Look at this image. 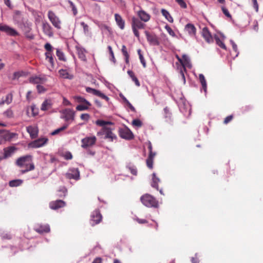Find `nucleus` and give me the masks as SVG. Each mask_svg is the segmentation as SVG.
Returning a JSON list of instances; mask_svg holds the SVG:
<instances>
[{"instance_id":"obj_1","label":"nucleus","mask_w":263,"mask_h":263,"mask_svg":"<svg viewBox=\"0 0 263 263\" xmlns=\"http://www.w3.org/2000/svg\"><path fill=\"white\" fill-rule=\"evenodd\" d=\"M96 124L102 127L101 130L97 133L98 136L105 135L104 138L109 139L110 141H113L117 139L116 135L112 132V129L106 126L107 125L112 124L111 122L98 120L96 121Z\"/></svg>"},{"instance_id":"obj_2","label":"nucleus","mask_w":263,"mask_h":263,"mask_svg":"<svg viewBox=\"0 0 263 263\" xmlns=\"http://www.w3.org/2000/svg\"><path fill=\"white\" fill-rule=\"evenodd\" d=\"M15 164L19 167L24 168L21 171L22 174L34 169V165L32 162V156L30 155L19 157L16 160Z\"/></svg>"},{"instance_id":"obj_3","label":"nucleus","mask_w":263,"mask_h":263,"mask_svg":"<svg viewBox=\"0 0 263 263\" xmlns=\"http://www.w3.org/2000/svg\"><path fill=\"white\" fill-rule=\"evenodd\" d=\"M141 202L146 206L156 208L158 206V201L152 195L145 194L140 198Z\"/></svg>"},{"instance_id":"obj_4","label":"nucleus","mask_w":263,"mask_h":263,"mask_svg":"<svg viewBox=\"0 0 263 263\" xmlns=\"http://www.w3.org/2000/svg\"><path fill=\"white\" fill-rule=\"evenodd\" d=\"M131 25L134 35L139 38L138 29L144 28L145 25L143 23L139 18L135 17L132 18Z\"/></svg>"},{"instance_id":"obj_5","label":"nucleus","mask_w":263,"mask_h":263,"mask_svg":"<svg viewBox=\"0 0 263 263\" xmlns=\"http://www.w3.org/2000/svg\"><path fill=\"white\" fill-rule=\"evenodd\" d=\"M48 17L54 27L59 29L61 28V22L60 18L51 10L48 12Z\"/></svg>"},{"instance_id":"obj_6","label":"nucleus","mask_w":263,"mask_h":263,"mask_svg":"<svg viewBox=\"0 0 263 263\" xmlns=\"http://www.w3.org/2000/svg\"><path fill=\"white\" fill-rule=\"evenodd\" d=\"M97 141L95 136L86 137L81 140V147L83 148H87L94 145Z\"/></svg>"},{"instance_id":"obj_7","label":"nucleus","mask_w":263,"mask_h":263,"mask_svg":"<svg viewBox=\"0 0 263 263\" xmlns=\"http://www.w3.org/2000/svg\"><path fill=\"white\" fill-rule=\"evenodd\" d=\"M102 215L98 210H95L90 216V223L91 226H95L99 223L102 220Z\"/></svg>"},{"instance_id":"obj_8","label":"nucleus","mask_w":263,"mask_h":263,"mask_svg":"<svg viewBox=\"0 0 263 263\" xmlns=\"http://www.w3.org/2000/svg\"><path fill=\"white\" fill-rule=\"evenodd\" d=\"M145 34L147 41L151 45L158 46L160 44L158 38L156 34L151 33L147 31H145Z\"/></svg>"},{"instance_id":"obj_9","label":"nucleus","mask_w":263,"mask_h":263,"mask_svg":"<svg viewBox=\"0 0 263 263\" xmlns=\"http://www.w3.org/2000/svg\"><path fill=\"white\" fill-rule=\"evenodd\" d=\"M0 31L5 32L7 34L11 36H16L18 34V32L13 28L2 24H0Z\"/></svg>"},{"instance_id":"obj_10","label":"nucleus","mask_w":263,"mask_h":263,"mask_svg":"<svg viewBox=\"0 0 263 263\" xmlns=\"http://www.w3.org/2000/svg\"><path fill=\"white\" fill-rule=\"evenodd\" d=\"M120 136L121 138L127 140H130L134 138L133 133L127 127L121 129L120 130Z\"/></svg>"},{"instance_id":"obj_11","label":"nucleus","mask_w":263,"mask_h":263,"mask_svg":"<svg viewBox=\"0 0 263 263\" xmlns=\"http://www.w3.org/2000/svg\"><path fill=\"white\" fill-rule=\"evenodd\" d=\"M63 116L62 118L65 119L66 121L69 120H73L74 119L75 113L73 110L67 108L62 111Z\"/></svg>"},{"instance_id":"obj_12","label":"nucleus","mask_w":263,"mask_h":263,"mask_svg":"<svg viewBox=\"0 0 263 263\" xmlns=\"http://www.w3.org/2000/svg\"><path fill=\"white\" fill-rule=\"evenodd\" d=\"M66 177L68 179H74L78 180L80 178V172L78 168H72L66 174Z\"/></svg>"},{"instance_id":"obj_13","label":"nucleus","mask_w":263,"mask_h":263,"mask_svg":"<svg viewBox=\"0 0 263 263\" xmlns=\"http://www.w3.org/2000/svg\"><path fill=\"white\" fill-rule=\"evenodd\" d=\"M66 205V203L62 200H57L50 202L49 206L52 210H57Z\"/></svg>"},{"instance_id":"obj_14","label":"nucleus","mask_w":263,"mask_h":263,"mask_svg":"<svg viewBox=\"0 0 263 263\" xmlns=\"http://www.w3.org/2000/svg\"><path fill=\"white\" fill-rule=\"evenodd\" d=\"M42 29L44 33L49 37L53 36L52 28L50 24L47 22H43L42 23Z\"/></svg>"},{"instance_id":"obj_15","label":"nucleus","mask_w":263,"mask_h":263,"mask_svg":"<svg viewBox=\"0 0 263 263\" xmlns=\"http://www.w3.org/2000/svg\"><path fill=\"white\" fill-rule=\"evenodd\" d=\"M202 36L208 43L213 42V37L207 27L202 29Z\"/></svg>"},{"instance_id":"obj_16","label":"nucleus","mask_w":263,"mask_h":263,"mask_svg":"<svg viewBox=\"0 0 263 263\" xmlns=\"http://www.w3.org/2000/svg\"><path fill=\"white\" fill-rule=\"evenodd\" d=\"M47 141V138H40L33 142L31 145L33 148H37L43 146Z\"/></svg>"},{"instance_id":"obj_17","label":"nucleus","mask_w":263,"mask_h":263,"mask_svg":"<svg viewBox=\"0 0 263 263\" xmlns=\"http://www.w3.org/2000/svg\"><path fill=\"white\" fill-rule=\"evenodd\" d=\"M115 21L119 27L123 30L125 28V21L123 20L121 16L117 13L115 14Z\"/></svg>"},{"instance_id":"obj_18","label":"nucleus","mask_w":263,"mask_h":263,"mask_svg":"<svg viewBox=\"0 0 263 263\" xmlns=\"http://www.w3.org/2000/svg\"><path fill=\"white\" fill-rule=\"evenodd\" d=\"M16 148L14 146H10L4 148V158L11 157L16 151Z\"/></svg>"},{"instance_id":"obj_19","label":"nucleus","mask_w":263,"mask_h":263,"mask_svg":"<svg viewBox=\"0 0 263 263\" xmlns=\"http://www.w3.org/2000/svg\"><path fill=\"white\" fill-rule=\"evenodd\" d=\"M138 15L141 21L144 22H148L150 19V15L143 10H140L138 12Z\"/></svg>"},{"instance_id":"obj_20","label":"nucleus","mask_w":263,"mask_h":263,"mask_svg":"<svg viewBox=\"0 0 263 263\" xmlns=\"http://www.w3.org/2000/svg\"><path fill=\"white\" fill-rule=\"evenodd\" d=\"M46 81V79L44 77H32L30 79V82L34 83V84H43L45 83Z\"/></svg>"},{"instance_id":"obj_21","label":"nucleus","mask_w":263,"mask_h":263,"mask_svg":"<svg viewBox=\"0 0 263 263\" xmlns=\"http://www.w3.org/2000/svg\"><path fill=\"white\" fill-rule=\"evenodd\" d=\"M185 29L186 31L188 32V33L191 36H195L196 34V28L194 25L192 24H187L186 25L185 27Z\"/></svg>"},{"instance_id":"obj_22","label":"nucleus","mask_w":263,"mask_h":263,"mask_svg":"<svg viewBox=\"0 0 263 263\" xmlns=\"http://www.w3.org/2000/svg\"><path fill=\"white\" fill-rule=\"evenodd\" d=\"M156 155V153L154 152H151L149 154L148 157L147 159H146V165L147 166L152 169L153 168V160L154 158L155 157Z\"/></svg>"},{"instance_id":"obj_23","label":"nucleus","mask_w":263,"mask_h":263,"mask_svg":"<svg viewBox=\"0 0 263 263\" xmlns=\"http://www.w3.org/2000/svg\"><path fill=\"white\" fill-rule=\"evenodd\" d=\"M60 77L64 79H72L73 76L70 74L67 70L66 69H60L59 71Z\"/></svg>"},{"instance_id":"obj_24","label":"nucleus","mask_w":263,"mask_h":263,"mask_svg":"<svg viewBox=\"0 0 263 263\" xmlns=\"http://www.w3.org/2000/svg\"><path fill=\"white\" fill-rule=\"evenodd\" d=\"M27 130L32 138H35L37 135V130L35 127L31 126H28L27 128Z\"/></svg>"},{"instance_id":"obj_25","label":"nucleus","mask_w":263,"mask_h":263,"mask_svg":"<svg viewBox=\"0 0 263 263\" xmlns=\"http://www.w3.org/2000/svg\"><path fill=\"white\" fill-rule=\"evenodd\" d=\"M35 231L39 233H47L50 231V228L48 225L40 226L36 228Z\"/></svg>"},{"instance_id":"obj_26","label":"nucleus","mask_w":263,"mask_h":263,"mask_svg":"<svg viewBox=\"0 0 263 263\" xmlns=\"http://www.w3.org/2000/svg\"><path fill=\"white\" fill-rule=\"evenodd\" d=\"M12 101V95L11 93L7 94L5 99H3L0 102V105H2L4 104H9Z\"/></svg>"},{"instance_id":"obj_27","label":"nucleus","mask_w":263,"mask_h":263,"mask_svg":"<svg viewBox=\"0 0 263 263\" xmlns=\"http://www.w3.org/2000/svg\"><path fill=\"white\" fill-rule=\"evenodd\" d=\"M153 181L151 184V185L153 187L156 189L158 190V183L160 182V179L156 177V174H153Z\"/></svg>"},{"instance_id":"obj_28","label":"nucleus","mask_w":263,"mask_h":263,"mask_svg":"<svg viewBox=\"0 0 263 263\" xmlns=\"http://www.w3.org/2000/svg\"><path fill=\"white\" fill-rule=\"evenodd\" d=\"M162 14L165 17V18L170 23L173 22V18L170 15V13L165 9H162L161 10Z\"/></svg>"},{"instance_id":"obj_29","label":"nucleus","mask_w":263,"mask_h":263,"mask_svg":"<svg viewBox=\"0 0 263 263\" xmlns=\"http://www.w3.org/2000/svg\"><path fill=\"white\" fill-rule=\"evenodd\" d=\"M45 55H46V60L49 62V63L51 65V67L53 68L54 66V61L53 57L52 56V53L50 54V52H46Z\"/></svg>"},{"instance_id":"obj_30","label":"nucleus","mask_w":263,"mask_h":263,"mask_svg":"<svg viewBox=\"0 0 263 263\" xmlns=\"http://www.w3.org/2000/svg\"><path fill=\"white\" fill-rule=\"evenodd\" d=\"M183 59V63L181 64L183 67L187 66L188 67L191 68L192 67L191 64L190 63V61L188 57L185 54L182 55Z\"/></svg>"},{"instance_id":"obj_31","label":"nucleus","mask_w":263,"mask_h":263,"mask_svg":"<svg viewBox=\"0 0 263 263\" xmlns=\"http://www.w3.org/2000/svg\"><path fill=\"white\" fill-rule=\"evenodd\" d=\"M121 50H122V52L123 55L125 57V60L126 63V64H128L129 63V54L128 53V52L127 51L126 47V46L124 45H122Z\"/></svg>"},{"instance_id":"obj_32","label":"nucleus","mask_w":263,"mask_h":263,"mask_svg":"<svg viewBox=\"0 0 263 263\" xmlns=\"http://www.w3.org/2000/svg\"><path fill=\"white\" fill-rule=\"evenodd\" d=\"M51 107V104L50 102L48 100H45L42 103L41 109V110L45 111L49 109Z\"/></svg>"},{"instance_id":"obj_33","label":"nucleus","mask_w":263,"mask_h":263,"mask_svg":"<svg viewBox=\"0 0 263 263\" xmlns=\"http://www.w3.org/2000/svg\"><path fill=\"white\" fill-rule=\"evenodd\" d=\"M199 79L200 80V82L202 85V88L204 89V91L206 92V80L205 79V78L202 74H200L199 76Z\"/></svg>"},{"instance_id":"obj_34","label":"nucleus","mask_w":263,"mask_h":263,"mask_svg":"<svg viewBox=\"0 0 263 263\" xmlns=\"http://www.w3.org/2000/svg\"><path fill=\"white\" fill-rule=\"evenodd\" d=\"M23 182L21 179L13 180L9 182V186L11 187H16L20 185Z\"/></svg>"},{"instance_id":"obj_35","label":"nucleus","mask_w":263,"mask_h":263,"mask_svg":"<svg viewBox=\"0 0 263 263\" xmlns=\"http://www.w3.org/2000/svg\"><path fill=\"white\" fill-rule=\"evenodd\" d=\"M128 74L130 76V77L132 79V80L135 83V84L137 86H140V82L136 77L135 76L134 72L132 71L128 70L127 71Z\"/></svg>"},{"instance_id":"obj_36","label":"nucleus","mask_w":263,"mask_h":263,"mask_svg":"<svg viewBox=\"0 0 263 263\" xmlns=\"http://www.w3.org/2000/svg\"><path fill=\"white\" fill-rule=\"evenodd\" d=\"M59 194L58 196L60 197H65L67 193V189L64 186H61L58 191Z\"/></svg>"},{"instance_id":"obj_37","label":"nucleus","mask_w":263,"mask_h":263,"mask_svg":"<svg viewBox=\"0 0 263 263\" xmlns=\"http://www.w3.org/2000/svg\"><path fill=\"white\" fill-rule=\"evenodd\" d=\"M91 106V105H87L85 103H84V104L83 103V104L78 105L76 107V109L77 110H79V111H83V110L88 109L89 108V106Z\"/></svg>"},{"instance_id":"obj_38","label":"nucleus","mask_w":263,"mask_h":263,"mask_svg":"<svg viewBox=\"0 0 263 263\" xmlns=\"http://www.w3.org/2000/svg\"><path fill=\"white\" fill-rule=\"evenodd\" d=\"M57 56L58 57V59L63 61H65L66 59L65 57V55L64 53L59 49H57L56 52Z\"/></svg>"},{"instance_id":"obj_39","label":"nucleus","mask_w":263,"mask_h":263,"mask_svg":"<svg viewBox=\"0 0 263 263\" xmlns=\"http://www.w3.org/2000/svg\"><path fill=\"white\" fill-rule=\"evenodd\" d=\"M75 99L78 103L81 104L85 103L87 105H91V104L88 101H87L85 99H84L83 97L80 96H76L75 97Z\"/></svg>"},{"instance_id":"obj_40","label":"nucleus","mask_w":263,"mask_h":263,"mask_svg":"<svg viewBox=\"0 0 263 263\" xmlns=\"http://www.w3.org/2000/svg\"><path fill=\"white\" fill-rule=\"evenodd\" d=\"M215 39L216 41V44L220 47L221 48L226 49V46L223 43L222 41L220 40V39L216 35L215 36Z\"/></svg>"},{"instance_id":"obj_41","label":"nucleus","mask_w":263,"mask_h":263,"mask_svg":"<svg viewBox=\"0 0 263 263\" xmlns=\"http://www.w3.org/2000/svg\"><path fill=\"white\" fill-rule=\"evenodd\" d=\"M67 127H68V125L65 124V125H63L62 127L59 128L54 130V131H53L51 133V135H55L59 134L60 132H61L64 130V129H65L66 128H67Z\"/></svg>"},{"instance_id":"obj_42","label":"nucleus","mask_w":263,"mask_h":263,"mask_svg":"<svg viewBox=\"0 0 263 263\" xmlns=\"http://www.w3.org/2000/svg\"><path fill=\"white\" fill-rule=\"evenodd\" d=\"M78 57L80 59H81L82 61H84L86 60L85 54L83 50H82V49L78 50Z\"/></svg>"},{"instance_id":"obj_43","label":"nucleus","mask_w":263,"mask_h":263,"mask_svg":"<svg viewBox=\"0 0 263 263\" xmlns=\"http://www.w3.org/2000/svg\"><path fill=\"white\" fill-rule=\"evenodd\" d=\"M127 168L130 171L131 174L136 176L137 175V170L135 166H127Z\"/></svg>"},{"instance_id":"obj_44","label":"nucleus","mask_w":263,"mask_h":263,"mask_svg":"<svg viewBox=\"0 0 263 263\" xmlns=\"http://www.w3.org/2000/svg\"><path fill=\"white\" fill-rule=\"evenodd\" d=\"M138 54L139 55V59H140L141 63H142L143 66L144 67H146V62H145V61L144 60V57H143V55L141 53L140 49H139L138 50Z\"/></svg>"},{"instance_id":"obj_45","label":"nucleus","mask_w":263,"mask_h":263,"mask_svg":"<svg viewBox=\"0 0 263 263\" xmlns=\"http://www.w3.org/2000/svg\"><path fill=\"white\" fill-rule=\"evenodd\" d=\"M132 125L134 126L140 127L142 126V123L139 119H135L132 121Z\"/></svg>"},{"instance_id":"obj_46","label":"nucleus","mask_w":263,"mask_h":263,"mask_svg":"<svg viewBox=\"0 0 263 263\" xmlns=\"http://www.w3.org/2000/svg\"><path fill=\"white\" fill-rule=\"evenodd\" d=\"M108 49L109 53H110V56H111L110 60H111L114 63H116V59H115V56H114V52H113V51L112 50L111 47L110 46H108Z\"/></svg>"},{"instance_id":"obj_47","label":"nucleus","mask_w":263,"mask_h":263,"mask_svg":"<svg viewBox=\"0 0 263 263\" xmlns=\"http://www.w3.org/2000/svg\"><path fill=\"white\" fill-rule=\"evenodd\" d=\"M4 115L6 117L10 118L13 117V113L12 110L9 109L4 112Z\"/></svg>"},{"instance_id":"obj_48","label":"nucleus","mask_w":263,"mask_h":263,"mask_svg":"<svg viewBox=\"0 0 263 263\" xmlns=\"http://www.w3.org/2000/svg\"><path fill=\"white\" fill-rule=\"evenodd\" d=\"M68 3L69 4L70 7L72 9L74 15H76L77 13V8L74 4L71 1H68Z\"/></svg>"},{"instance_id":"obj_49","label":"nucleus","mask_w":263,"mask_h":263,"mask_svg":"<svg viewBox=\"0 0 263 263\" xmlns=\"http://www.w3.org/2000/svg\"><path fill=\"white\" fill-rule=\"evenodd\" d=\"M44 47H45V49L47 51L46 52H50V54L52 53L53 48L49 43H46Z\"/></svg>"},{"instance_id":"obj_50","label":"nucleus","mask_w":263,"mask_h":263,"mask_svg":"<svg viewBox=\"0 0 263 263\" xmlns=\"http://www.w3.org/2000/svg\"><path fill=\"white\" fill-rule=\"evenodd\" d=\"M175 2L182 8H186L187 7V5L183 0H175Z\"/></svg>"},{"instance_id":"obj_51","label":"nucleus","mask_w":263,"mask_h":263,"mask_svg":"<svg viewBox=\"0 0 263 263\" xmlns=\"http://www.w3.org/2000/svg\"><path fill=\"white\" fill-rule=\"evenodd\" d=\"M31 109L33 116H35L38 114V109L34 105L31 106Z\"/></svg>"},{"instance_id":"obj_52","label":"nucleus","mask_w":263,"mask_h":263,"mask_svg":"<svg viewBox=\"0 0 263 263\" xmlns=\"http://www.w3.org/2000/svg\"><path fill=\"white\" fill-rule=\"evenodd\" d=\"M81 25L83 28L84 32L85 33H87L89 31V27L84 22H82L81 23Z\"/></svg>"},{"instance_id":"obj_53","label":"nucleus","mask_w":263,"mask_h":263,"mask_svg":"<svg viewBox=\"0 0 263 263\" xmlns=\"http://www.w3.org/2000/svg\"><path fill=\"white\" fill-rule=\"evenodd\" d=\"M80 118L82 120L88 121L90 118V115L88 114H83L81 115Z\"/></svg>"},{"instance_id":"obj_54","label":"nucleus","mask_w":263,"mask_h":263,"mask_svg":"<svg viewBox=\"0 0 263 263\" xmlns=\"http://www.w3.org/2000/svg\"><path fill=\"white\" fill-rule=\"evenodd\" d=\"M165 28L171 35L173 36L175 35L174 32L169 26L166 25Z\"/></svg>"},{"instance_id":"obj_55","label":"nucleus","mask_w":263,"mask_h":263,"mask_svg":"<svg viewBox=\"0 0 263 263\" xmlns=\"http://www.w3.org/2000/svg\"><path fill=\"white\" fill-rule=\"evenodd\" d=\"M221 9L223 13L226 16L229 18L231 17V15L230 14L228 10L226 8H225L224 7H222Z\"/></svg>"},{"instance_id":"obj_56","label":"nucleus","mask_w":263,"mask_h":263,"mask_svg":"<svg viewBox=\"0 0 263 263\" xmlns=\"http://www.w3.org/2000/svg\"><path fill=\"white\" fill-rule=\"evenodd\" d=\"M164 111L165 113V118L170 119L171 114L170 112L169 109L167 107H166L164 108Z\"/></svg>"},{"instance_id":"obj_57","label":"nucleus","mask_w":263,"mask_h":263,"mask_svg":"<svg viewBox=\"0 0 263 263\" xmlns=\"http://www.w3.org/2000/svg\"><path fill=\"white\" fill-rule=\"evenodd\" d=\"M86 90L87 92L92 93L94 95H95V93H96V92L97 91V90L91 88L90 87H87L86 88Z\"/></svg>"},{"instance_id":"obj_58","label":"nucleus","mask_w":263,"mask_h":263,"mask_svg":"<svg viewBox=\"0 0 263 263\" xmlns=\"http://www.w3.org/2000/svg\"><path fill=\"white\" fill-rule=\"evenodd\" d=\"M36 88L39 93L44 92L45 90L44 87L43 86L40 85H37L36 86Z\"/></svg>"},{"instance_id":"obj_59","label":"nucleus","mask_w":263,"mask_h":263,"mask_svg":"<svg viewBox=\"0 0 263 263\" xmlns=\"http://www.w3.org/2000/svg\"><path fill=\"white\" fill-rule=\"evenodd\" d=\"M253 4V7L255 9L256 12L258 11V5L257 0H252Z\"/></svg>"},{"instance_id":"obj_60","label":"nucleus","mask_w":263,"mask_h":263,"mask_svg":"<svg viewBox=\"0 0 263 263\" xmlns=\"http://www.w3.org/2000/svg\"><path fill=\"white\" fill-rule=\"evenodd\" d=\"M66 160H70L72 158V155L70 152H67L64 156Z\"/></svg>"},{"instance_id":"obj_61","label":"nucleus","mask_w":263,"mask_h":263,"mask_svg":"<svg viewBox=\"0 0 263 263\" xmlns=\"http://www.w3.org/2000/svg\"><path fill=\"white\" fill-rule=\"evenodd\" d=\"M230 42L231 43V45L232 46L233 49L235 52H237V45L234 43V42L232 40L230 41Z\"/></svg>"},{"instance_id":"obj_62","label":"nucleus","mask_w":263,"mask_h":263,"mask_svg":"<svg viewBox=\"0 0 263 263\" xmlns=\"http://www.w3.org/2000/svg\"><path fill=\"white\" fill-rule=\"evenodd\" d=\"M232 118H233V116L231 115L227 117L224 120V123H225V124L228 123L229 122H230L232 120Z\"/></svg>"},{"instance_id":"obj_63","label":"nucleus","mask_w":263,"mask_h":263,"mask_svg":"<svg viewBox=\"0 0 263 263\" xmlns=\"http://www.w3.org/2000/svg\"><path fill=\"white\" fill-rule=\"evenodd\" d=\"M127 106L131 109L132 111L135 112L136 109L135 107L131 104V103L128 101L126 103Z\"/></svg>"},{"instance_id":"obj_64","label":"nucleus","mask_w":263,"mask_h":263,"mask_svg":"<svg viewBox=\"0 0 263 263\" xmlns=\"http://www.w3.org/2000/svg\"><path fill=\"white\" fill-rule=\"evenodd\" d=\"M102 262V259L100 257H97L96 258L92 263H101Z\"/></svg>"}]
</instances>
